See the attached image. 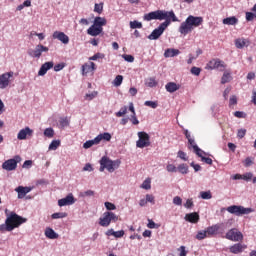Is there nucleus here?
Returning a JSON list of instances; mask_svg holds the SVG:
<instances>
[{
  "mask_svg": "<svg viewBox=\"0 0 256 256\" xmlns=\"http://www.w3.org/2000/svg\"><path fill=\"white\" fill-rule=\"evenodd\" d=\"M180 54H181V51H179V49L168 48L164 52V57L166 59H169V57H177V55H180Z\"/></svg>",
  "mask_w": 256,
  "mask_h": 256,
  "instance_id": "23",
  "label": "nucleus"
},
{
  "mask_svg": "<svg viewBox=\"0 0 256 256\" xmlns=\"http://www.w3.org/2000/svg\"><path fill=\"white\" fill-rule=\"evenodd\" d=\"M59 125L62 129H65V127H69V119L67 117L60 118Z\"/></svg>",
  "mask_w": 256,
  "mask_h": 256,
  "instance_id": "38",
  "label": "nucleus"
},
{
  "mask_svg": "<svg viewBox=\"0 0 256 256\" xmlns=\"http://www.w3.org/2000/svg\"><path fill=\"white\" fill-rule=\"evenodd\" d=\"M144 105L146 107H151V109H157L159 104L157 102H155V101H145Z\"/></svg>",
  "mask_w": 256,
  "mask_h": 256,
  "instance_id": "49",
  "label": "nucleus"
},
{
  "mask_svg": "<svg viewBox=\"0 0 256 256\" xmlns=\"http://www.w3.org/2000/svg\"><path fill=\"white\" fill-rule=\"evenodd\" d=\"M144 21H164L162 22L157 28H155L151 34L148 36V39L150 41H157L163 33H165V30L167 27L171 25V21L173 23L179 21L177 16L175 15V12L173 10L167 11V10H156L149 12L143 16Z\"/></svg>",
  "mask_w": 256,
  "mask_h": 256,
  "instance_id": "1",
  "label": "nucleus"
},
{
  "mask_svg": "<svg viewBox=\"0 0 256 256\" xmlns=\"http://www.w3.org/2000/svg\"><path fill=\"white\" fill-rule=\"evenodd\" d=\"M225 69V63L219 59H213L211 60L207 66H206V69Z\"/></svg>",
  "mask_w": 256,
  "mask_h": 256,
  "instance_id": "15",
  "label": "nucleus"
},
{
  "mask_svg": "<svg viewBox=\"0 0 256 256\" xmlns=\"http://www.w3.org/2000/svg\"><path fill=\"white\" fill-rule=\"evenodd\" d=\"M184 219L188 223H199V213L197 212L188 213L185 215Z\"/></svg>",
  "mask_w": 256,
  "mask_h": 256,
  "instance_id": "19",
  "label": "nucleus"
},
{
  "mask_svg": "<svg viewBox=\"0 0 256 256\" xmlns=\"http://www.w3.org/2000/svg\"><path fill=\"white\" fill-rule=\"evenodd\" d=\"M123 235H125V231H123V230L114 231V237L116 239H121V237H123Z\"/></svg>",
  "mask_w": 256,
  "mask_h": 256,
  "instance_id": "63",
  "label": "nucleus"
},
{
  "mask_svg": "<svg viewBox=\"0 0 256 256\" xmlns=\"http://www.w3.org/2000/svg\"><path fill=\"white\" fill-rule=\"evenodd\" d=\"M13 75H15V72H5L2 75H0V89H7L9 87V83L13 81Z\"/></svg>",
  "mask_w": 256,
  "mask_h": 256,
  "instance_id": "10",
  "label": "nucleus"
},
{
  "mask_svg": "<svg viewBox=\"0 0 256 256\" xmlns=\"http://www.w3.org/2000/svg\"><path fill=\"white\" fill-rule=\"evenodd\" d=\"M75 197L73 193L68 194L65 198L58 200L59 207H67V205H74Z\"/></svg>",
  "mask_w": 256,
  "mask_h": 256,
  "instance_id": "14",
  "label": "nucleus"
},
{
  "mask_svg": "<svg viewBox=\"0 0 256 256\" xmlns=\"http://www.w3.org/2000/svg\"><path fill=\"white\" fill-rule=\"evenodd\" d=\"M44 235L47 239H59V234L51 227H47L45 229Z\"/></svg>",
  "mask_w": 256,
  "mask_h": 256,
  "instance_id": "22",
  "label": "nucleus"
},
{
  "mask_svg": "<svg viewBox=\"0 0 256 256\" xmlns=\"http://www.w3.org/2000/svg\"><path fill=\"white\" fill-rule=\"evenodd\" d=\"M122 57L127 61V63H133V61H135V57L132 55L123 54Z\"/></svg>",
  "mask_w": 256,
  "mask_h": 256,
  "instance_id": "56",
  "label": "nucleus"
},
{
  "mask_svg": "<svg viewBox=\"0 0 256 256\" xmlns=\"http://www.w3.org/2000/svg\"><path fill=\"white\" fill-rule=\"evenodd\" d=\"M98 94H99V93H98L97 91H93V92H91V93L86 94V95H85V99H86L87 101H93V99H95V97H97Z\"/></svg>",
  "mask_w": 256,
  "mask_h": 256,
  "instance_id": "46",
  "label": "nucleus"
},
{
  "mask_svg": "<svg viewBox=\"0 0 256 256\" xmlns=\"http://www.w3.org/2000/svg\"><path fill=\"white\" fill-rule=\"evenodd\" d=\"M229 241L239 242L243 239V233L236 228L230 229L225 236Z\"/></svg>",
  "mask_w": 256,
  "mask_h": 256,
  "instance_id": "11",
  "label": "nucleus"
},
{
  "mask_svg": "<svg viewBox=\"0 0 256 256\" xmlns=\"http://www.w3.org/2000/svg\"><path fill=\"white\" fill-rule=\"evenodd\" d=\"M201 199L209 200L213 199V195L211 194V191H202L200 192Z\"/></svg>",
  "mask_w": 256,
  "mask_h": 256,
  "instance_id": "39",
  "label": "nucleus"
},
{
  "mask_svg": "<svg viewBox=\"0 0 256 256\" xmlns=\"http://www.w3.org/2000/svg\"><path fill=\"white\" fill-rule=\"evenodd\" d=\"M147 227L148 229H157V224L153 220L148 219Z\"/></svg>",
  "mask_w": 256,
  "mask_h": 256,
  "instance_id": "62",
  "label": "nucleus"
},
{
  "mask_svg": "<svg viewBox=\"0 0 256 256\" xmlns=\"http://www.w3.org/2000/svg\"><path fill=\"white\" fill-rule=\"evenodd\" d=\"M231 79H233V77H231V72L225 71L221 78L222 85H225V83H229L231 81Z\"/></svg>",
  "mask_w": 256,
  "mask_h": 256,
  "instance_id": "31",
  "label": "nucleus"
},
{
  "mask_svg": "<svg viewBox=\"0 0 256 256\" xmlns=\"http://www.w3.org/2000/svg\"><path fill=\"white\" fill-rule=\"evenodd\" d=\"M247 245L241 244V243H236L232 246H230L229 251L230 253H233L234 255H239V253H243L245 251V248Z\"/></svg>",
  "mask_w": 256,
  "mask_h": 256,
  "instance_id": "17",
  "label": "nucleus"
},
{
  "mask_svg": "<svg viewBox=\"0 0 256 256\" xmlns=\"http://www.w3.org/2000/svg\"><path fill=\"white\" fill-rule=\"evenodd\" d=\"M190 73H192V75H196V77H199V75H201V68L194 66L191 68Z\"/></svg>",
  "mask_w": 256,
  "mask_h": 256,
  "instance_id": "51",
  "label": "nucleus"
},
{
  "mask_svg": "<svg viewBox=\"0 0 256 256\" xmlns=\"http://www.w3.org/2000/svg\"><path fill=\"white\" fill-rule=\"evenodd\" d=\"M151 145L150 137L147 132H138V140L136 141V147L138 149H145Z\"/></svg>",
  "mask_w": 256,
  "mask_h": 256,
  "instance_id": "8",
  "label": "nucleus"
},
{
  "mask_svg": "<svg viewBox=\"0 0 256 256\" xmlns=\"http://www.w3.org/2000/svg\"><path fill=\"white\" fill-rule=\"evenodd\" d=\"M53 39H58L64 45L69 43V36H67L64 32L55 31L52 35Z\"/></svg>",
  "mask_w": 256,
  "mask_h": 256,
  "instance_id": "16",
  "label": "nucleus"
},
{
  "mask_svg": "<svg viewBox=\"0 0 256 256\" xmlns=\"http://www.w3.org/2000/svg\"><path fill=\"white\" fill-rule=\"evenodd\" d=\"M87 33L88 35H91V37H97V35L103 33V28H99L98 26H95V24H92V26L88 28Z\"/></svg>",
  "mask_w": 256,
  "mask_h": 256,
  "instance_id": "18",
  "label": "nucleus"
},
{
  "mask_svg": "<svg viewBox=\"0 0 256 256\" xmlns=\"http://www.w3.org/2000/svg\"><path fill=\"white\" fill-rule=\"evenodd\" d=\"M146 203H152V205H155V196L151 194L146 195Z\"/></svg>",
  "mask_w": 256,
  "mask_h": 256,
  "instance_id": "57",
  "label": "nucleus"
},
{
  "mask_svg": "<svg viewBox=\"0 0 256 256\" xmlns=\"http://www.w3.org/2000/svg\"><path fill=\"white\" fill-rule=\"evenodd\" d=\"M93 25L95 26V27H98V28H100V29H103V27H105V25H107V20L105 19V18H103V17H96L95 19H94V23H93Z\"/></svg>",
  "mask_w": 256,
  "mask_h": 256,
  "instance_id": "25",
  "label": "nucleus"
},
{
  "mask_svg": "<svg viewBox=\"0 0 256 256\" xmlns=\"http://www.w3.org/2000/svg\"><path fill=\"white\" fill-rule=\"evenodd\" d=\"M246 134H247L246 129H240L237 132V137H238V139H243V137H245Z\"/></svg>",
  "mask_w": 256,
  "mask_h": 256,
  "instance_id": "58",
  "label": "nucleus"
},
{
  "mask_svg": "<svg viewBox=\"0 0 256 256\" xmlns=\"http://www.w3.org/2000/svg\"><path fill=\"white\" fill-rule=\"evenodd\" d=\"M127 114V106H124L116 113V117H123V115Z\"/></svg>",
  "mask_w": 256,
  "mask_h": 256,
  "instance_id": "54",
  "label": "nucleus"
},
{
  "mask_svg": "<svg viewBox=\"0 0 256 256\" xmlns=\"http://www.w3.org/2000/svg\"><path fill=\"white\" fill-rule=\"evenodd\" d=\"M44 137H47L48 139H53V137H55V130L53 128H46L44 130Z\"/></svg>",
  "mask_w": 256,
  "mask_h": 256,
  "instance_id": "33",
  "label": "nucleus"
},
{
  "mask_svg": "<svg viewBox=\"0 0 256 256\" xmlns=\"http://www.w3.org/2000/svg\"><path fill=\"white\" fill-rule=\"evenodd\" d=\"M104 57H105V54L96 53L89 58V61H97V59H103Z\"/></svg>",
  "mask_w": 256,
  "mask_h": 256,
  "instance_id": "52",
  "label": "nucleus"
},
{
  "mask_svg": "<svg viewBox=\"0 0 256 256\" xmlns=\"http://www.w3.org/2000/svg\"><path fill=\"white\" fill-rule=\"evenodd\" d=\"M96 140L98 141V144L101 143V141H111V133H101L98 136H96Z\"/></svg>",
  "mask_w": 256,
  "mask_h": 256,
  "instance_id": "28",
  "label": "nucleus"
},
{
  "mask_svg": "<svg viewBox=\"0 0 256 256\" xmlns=\"http://www.w3.org/2000/svg\"><path fill=\"white\" fill-rule=\"evenodd\" d=\"M242 179L244 181H251L253 179V173L247 172V173L243 174Z\"/></svg>",
  "mask_w": 256,
  "mask_h": 256,
  "instance_id": "55",
  "label": "nucleus"
},
{
  "mask_svg": "<svg viewBox=\"0 0 256 256\" xmlns=\"http://www.w3.org/2000/svg\"><path fill=\"white\" fill-rule=\"evenodd\" d=\"M24 189L25 187L23 186H18L17 188H15L16 193H18V199H23L25 195H27Z\"/></svg>",
  "mask_w": 256,
  "mask_h": 256,
  "instance_id": "35",
  "label": "nucleus"
},
{
  "mask_svg": "<svg viewBox=\"0 0 256 256\" xmlns=\"http://www.w3.org/2000/svg\"><path fill=\"white\" fill-rule=\"evenodd\" d=\"M193 206H194V204H193V199H192V198L187 199V200H186V203L184 204V207H185L186 209H191Z\"/></svg>",
  "mask_w": 256,
  "mask_h": 256,
  "instance_id": "60",
  "label": "nucleus"
},
{
  "mask_svg": "<svg viewBox=\"0 0 256 256\" xmlns=\"http://www.w3.org/2000/svg\"><path fill=\"white\" fill-rule=\"evenodd\" d=\"M205 237H209L207 230L199 231L196 235V239H198V241H202V239H205Z\"/></svg>",
  "mask_w": 256,
  "mask_h": 256,
  "instance_id": "44",
  "label": "nucleus"
},
{
  "mask_svg": "<svg viewBox=\"0 0 256 256\" xmlns=\"http://www.w3.org/2000/svg\"><path fill=\"white\" fill-rule=\"evenodd\" d=\"M17 163H21V156H15L12 159L6 160L2 164L4 171H15L17 169Z\"/></svg>",
  "mask_w": 256,
  "mask_h": 256,
  "instance_id": "9",
  "label": "nucleus"
},
{
  "mask_svg": "<svg viewBox=\"0 0 256 256\" xmlns=\"http://www.w3.org/2000/svg\"><path fill=\"white\" fill-rule=\"evenodd\" d=\"M165 89L168 93H175V91H179V85L175 82H169L165 85Z\"/></svg>",
  "mask_w": 256,
  "mask_h": 256,
  "instance_id": "26",
  "label": "nucleus"
},
{
  "mask_svg": "<svg viewBox=\"0 0 256 256\" xmlns=\"http://www.w3.org/2000/svg\"><path fill=\"white\" fill-rule=\"evenodd\" d=\"M234 116H236L238 119H245V117H247L245 112H242V111L234 112Z\"/></svg>",
  "mask_w": 256,
  "mask_h": 256,
  "instance_id": "59",
  "label": "nucleus"
},
{
  "mask_svg": "<svg viewBox=\"0 0 256 256\" xmlns=\"http://www.w3.org/2000/svg\"><path fill=\"white\" fill-rule=\"evenodd\" d=\"M173 205H178L181 206L183 205V199H181V197L179 196H175L172 200Z\"/></svg>",
  "mask_w": 256,
  "mask_h": 256,
  "instance_id": "50",
  "label": "nucleus"
},
{
  "mask_svg": "<svg viewBox=\"0 0 256 256\" xmlns=\"http://www.w3.org/2000/svg\"><path fill=\"white\" fill-rule=\"evenodd\" d=\"M48 51V47L44 46L43 44H38L34 49H28L27 54L29 57H32V59H41V55H43V53H47Z\"/></svg>",
  "mask_w": 256,
  "mask_h": 256,
  "instance_id": "7",
  "label": "nucleus"
},
{
  "mask_svg": "<svg viewBox=\"0 0 256 256\" xmlns=\"http://www.w3.org/2000/svg\"><path fill=\"white\" fill-rule=\"evenodd\" d=\"M94 12L95 13H98L99 15H101L103 13V2H100V3H96L94 5Z\"/></svg>",
  "mask_w": 256,
  "mask_h": 256,
  "instance_id": "43",
  "label": "nucleus"
},
{
  "mask_svg": "<svg viewBox=\"0 0 256 256\" xmlns=\"http://www.w3.org/2000/svg\"><path fill=\"white\" fill-rule=\"evenodd\" d=\"M223 25H237L239 23V19L235 16L227 17L222 20Z\"/></svg>",
  "mask_w": 256,
  "mask_h": 256,
  "instance_id": "27",
  "label": "nucleus"
},
{
  "mask_svg": "<svg viewBox=\"0 0 256 256\" xmlns=\"http://www.w3.org/2000/svg\"><path fill=\"white\" fill-rule=\"evenodd\" d=\"M5 213L7 218L5 223L0 225L1 233H5V231H13V229H17V227H20V225L27 222L26 218L17 215L15 212L9 213V210L6 209Z\"/></svg>",
  "mask_w": 256,
  "mask_h": 256,
  "instance_id": "2",
  "label": "nucleus"
},
{
  "mask_svg": "<svg viewBox=\"0 0 256 256\" xmlns=\"http://www.w3.org/2000/svg\"><path fill=\"white\" fill-rule=\"evenodd\" d=\"M178 157L180 159H182V161H187V153L183 152V151H178Z\"/></svg>",
  "mask_w": 256,
  "mask_h": 256,
  "instance_id": "64",
  "label": "nucleus"
},
{
  "mask_svg": "<svg viewBox=\"0 0 256 256\" xmlns=\"http://www.w3.org/2000/svg\"><path fill=\"white\" fill-rule=\"evenodd\" d=\"M244 167H251L255 163L254 157H247L245 160L242 161Z\"/></svg>",
  "mask_w": 256,
  "mask_h": 256,
  "instance_id": "36",
  "label": "nucleus"
},
{
  "mask_svg": "<svg viewBox=\"0 0 256 256\" xmlns=\"http://www.w3.org/2000/svg\"><path fill=\"white\" fill-rule=\"evenodd\" d=\"M27 137H33V129L29 128L28 126L21 129L17 134V139L19 141H25Z\"/></svg>",
  "mask_w": 256,
  "mask_h": 256,
  "instance_id": "12",
  "label": "nucleus"
},
{
  "mask_svg": "<svg viewBox=\"0 0 256 256\" xmlns=\"http://www.w3.org/2000/svg\"><path fill=\"white\" fill-rule=\"evenodd\" d=\"M220 229H223V223L209 226L206 229V233H207L208 236L216 235L217 231H219Z\"/></svg>",
  "mask_w": 256,
  "mask_h": 256,
  "instance_id": "20",
  "label": "nucleus"
},
{
  "mask_svg": "<svg viewBox=\"0 0 256 256\" xmlns=\"http://www.w3.org/2000/svg\"><path fill=\"white\" fill-rule=\"evenodd\" d=\"M235 46L237 49H243L244 47H249V41L245 38H238L235 40Z\"/></svg>",
  "mask_w": 256,
  "mask_h": 256,
  "instance_id": "24",
  "label": "nucleus"
},
{
  "mask_svg": "<svg viewBox=\"0 0 256 256\" xmlns=\"http://www.w3.org/2000/svg\"><path fill=\"white\" fill-rule=\"evenodd\" d=\"M104 207L107 209V211H110V212L115 211V209H117V206H115V204L111 202H105Z\"/></svg>",
  "mask_w": 256,
  "mask_h": 256,
  "instance_id": "48",
  "label": "nucleus"
},
{
  "mask_svg": "<svg viewBox=\"0 0 256 256\" xmlns=\"http://www.w3.org/2000/svg\"><path fill=\"white\" fill-rule=\"evenodd\" d=\"M93 145H99V142L97 140V137H95L92 140H88L83 144V149H91V147H93Z\"/></svg>",
  "mask_w": 256,
  "mask_h": 256,
  "instance_id": "29",
  "label": "nucleus"
},
{
  "mask_svg": "<svg viewBox=\"0 0 256 256\" xmlns=\"http://www.w3.org/2000/svg\"><path fill=\"white\" fill-rule=\"evenodd\" d=\"M194 152L196 153L197 156H199L201 158V160L203 159V155H207V153H205V151L201 150V148H199V146H194Z\"/></svg>",
  "mask_w": 256,
  "mask_h": 256,
  "instance_id": "45",
  "label": "nucleus"
},
{
  "mask_svg": "<svg viewBox=\"0 0 256 256\" xmlns=\"http://www.w3.org/2000/svg\"><path fill=\"white\" fill-rule=\"evenodd\" d=\"M53 67H55V63H53V61L45 62L41 65L38 71V77H45V75H47V71L53 69Z\"/></svg>",
  "mask_w": 256,
  "mask_h": 256,
  "instance_id": "13",
  "label": "nucleus"
},
{
  "mask_svg": "<svg viewBox=\"0 0 256 256\" xmlns=\"http://www.w3.org/2000/svg\"><path fill=\"white\" fill-rule=\"evenodd\" d=\"M228 213L231 215H236V217H241V215H249V213H253L255 210L253 208H245L243 206L232 205L226 208Z\"/></svg>",
  "mask_w": 256,
  "mask_h": 256,
  "instance_id": "6",
  "label": "nucleus"
},
{
  "mask_svg": "<svg viewBox=\"0 0 256 256\" xmlns=\"http://www.w3.org/2000/svg\"><path fill=\"white\" fill-rule=\"evenodd\" d=\"M99 163H100V168H99L100 173H103L105 169L107 170L108 173H114L115 171H117L119 167H121V160L119 159L111 160L107 156H103L100 159Z\"/></svg>",
  "mask_w": 256,
  "mask_h": 256,
  "instance_id": "4",
  "label": "nucleus"
},
{
  "mask_svg": "<svg viewBox=\"0 0 256 256\" xmlns=\"http://www.w3.org/2000/svg\"><path fill=\"white\" fill-rule=\"evenodd\" d=\"M200 25H203V17L189 15L186 20L180 24L178 31L181 35H189L193 29L200 27Z\"/></svg>",
  "mask_w": 256,
  "mask_h": 256,
  "instance_id": "3",
  "label": "nucleus"
},
{
  "mask_svg": "<svg viewBox=\"0 0 256 256\" xmlns=\"http://www.w3.org/2000/svg\"><path fill=\"white\" fill-rule=\"evenodd\" d=\"M119 221V216L117 214L106 211L103 215L99 218V225L100 227H109L112 223H117Z\"/></svg>",
  "mask_w": 256,
  "mask_h": 256,
  "instance_id": "5",
  "label": "nucleus"
},
{
  "mask_svg": "<svg viewBox=\"0 0 256 256\" xmlns=\"http://www.w3.org/2000/svg\"><path fill=\"white\" fill-rule=\"evenodd\" d=\"M61 146V140H53L50 144H49V151H57V149H59V147Z\"/></svg>",
  "mask_w": 256,
  "mask_h": 256,
  "instance_id": "30",
  "label": "nucleus"
},
{
  "mask_svg": "<svg viewBox=\"0 0 256 256\" xmlns=\"http://www.w3.org/2000/svg\"><path fill=\"white\" fill-rule=\"evenodd\" d=\"M255 19V12H246V21H253Z\"/></svg>",
  "mask_w": 256,
  "mask_h": 256,
  "instance_id": "61",
  "label": "nucleus"
},
{
  "mask_svg": "<svg viewBox=\"0 0 256 256\" xmlns=\"http://www.w3.org/2000/svg\"><path fill=\"white\" fill-rule=\"evenodd\" d=\"M143 24L137 20L131 21L130 22V28L131 29H142Z\"/></svg>",
  "mask_w": 256,
  "mask_h": 256,
  "instance_id": "41",
  "label": "nucleus"
},
{
  "mask_svg": "<svg viewBox=\"0 0 256 256\" xmlns=\"http://www.w3.org/2000/svg\"><path fill=\"white\" fill-rule=\"evenodd\" d=\"M145 85L146 87H150V88L157 87V80H155V78L153 77H150L145 80Z\"/></svg>",
  "mask_w": 256,
  "mask_h": 256,
  "instance_id": "32",
  "label": "nucleus"
},
{
  "mask_svg": "<svg viewBox=\"0 0 256 256\" xmlns=\"http://www.w3.org/2000/svg\"><path fill=\"white\" fill-rule=\"evenodd\" d=\"M121 83H123V76L122 75L116 76V78L113 81L114 87H121Z\"/></svg>",
  "mask_w": 256,
  "mask_h": 256,
  "instance_id": "42",
  "label": "nucleus"
},
{
  "mask_svg": "<svg viewBox=\"0 0 256 256\" xmlns=\"http://www.w3.org/2000/svg\"><path fill=\"white\" fill-rule=\"evenodd\" d=\"M141 189H145L146 191H149L151 189V178H147L142 184Z\"/></svg>",
  "mask_w": 256,
  "mask_h": 256,
  "instance_id": "40",
  "label": "nucleus"
},
{
  "mask_svg": "<svg viewBox=\"0 0 256 256\" xmlns=\"http://www.w3.org/2000/svg\"><path fill=\"white\" fill-rule=\"evenodd\" d=\"M177 170L179 171V173H181L182 175H187V173H189V166H187V164H180L177 168Z\"/></svg>",
  "mask_w": 256,
  "mask_h": 256,
  "instance_id": "34",
  "label": "nucleus"
},
{
  "mask_svg": "<svg viewBox=\"0 0 256 256\" xmlns=\"http://www.w3.org/2000/svg\"><path fill=\"white\" fill-rule=\"evenodd\" d=\"M95 71V64L93 62H90L89 64L82 65V75L85 76L88 73H93Z\"/></svg>",
  "mask_w": 256,
  "mask_h": 256,
  "instance_id": "21",
  "label": "nucleus"
},
{
  "mask_svg": "<svg viewBox=\"0 0 256 256\" xmlns=\"http://www.w3.org/2000/svg\"><path fill=\"white\" fill-rule=\"evenodd\" d=\"M67 212H56L51 215L52 219H65Z\"/></svg>",
  "mask_w": 256,
  "mask_h": 256,
  "instance_id": "37",
  "label": "nucleus"
},
{
  "mask_svg": "<svg viewBox=\"0 0 256 256\" xmlns=\"http://www.w3.org/2000/svg\"><path fill=\"white\" fill-rule=\"evenodd\" d=\"M166 169H167L168 173H177L178 168L175 167V165H173V164H168L166 166Z\"/></svg>",
  "mask_w": 256,
  "mask_h": 256,
  "instance_id": "53",
  "label": "nucleus"
},
{
  "mask_svg": "<svg viewBox=\"0 0 256 256\" xmlns=\"http://www.w3.org/2000/svg\"><path fill=\"white\" fill-rule=\"evenodd\" d=\"M95 195V191L93 190H87V191H84V192H81L80 193V197H93Z\"/></svg>",
  "mask_w": 256,
  "mask_h": 256,
  "instance_id": "47",
  "label": "nucleus"
}]
</instances>
